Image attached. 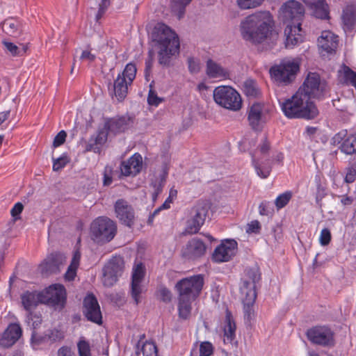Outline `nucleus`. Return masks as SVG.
<instances>
[{
  "mask_svg": "<svg viewBox=\"0 0 356 356\" xmlns=\"http://www.w3.org/2000/svg\"><path fill=\"white\" fill-rule=\"evenodd\" d=\"M274 22L269 12H258L248 15L240 24L242 38L254 44L264 42L275 43L278 33L274 30Z\"/></svg>",
  "mask_w": 356,
  "mask_h": 356,
  "instance_id": "1",
  "label": "nucleus"
},
{
  "mask_svg": "<svg viewBox=\"0 0 356 356\" xmlns=\"http://www.w3.org/2000/svg\"><path fill=\"white\" fill-rule=\"evenodd\" d=\"M303 5L296 0H289L284 3L281 8V15L284 23L287 24L284 29L286 47L291 48L302 41L301 22L305 15Z\"/></svg>",
  "mask_w": 356,
  "mask_h": 356,
  "instance_id": "2",
  "label": "nucleus"
},
{
  "mask_svg": "<svg viewBox=\"0 0 356 356\" xmlns=\"http://www.w3.org/2000/svg\"><path fill=\"white\" fill-rule=\"evenodd\" d=\"M204 285V277L202 275H193L183 278L175 284L178 292L179 316L187 319L191 312V303L200 295Z\"/></svg>",
  "mask_w": 356,
  "mask_h": 356,
  "instance_id": "3",
  "label": "nucleus"
},
{
  "mask_svg": "<svg viewBox=\"0 0 356 356\" xmlns=\"http://www.w3.org/2000/svg\"><path fill=\"white\" fill-rule=\"evenodd\" d=\"M152 39L159 48V64L168 66L172 56L178 53L179 49V40L177 35L167 25L157 24L152 33Z\"/></svg>",
  "mask_w": 356,
  "mask_h": 356,
  "instance_id": "4",
  "label": "nucleus"
},
{
  "mask_svg": "<svg viewBox=\"0 0 356 356\" xmlns=\"http://www.w3.org/2000/svg\"><path fill=\"white\" fill-rule=\"evenodd\" d=\"M281 108L285 116L290 119L312 120L318 115L314 103L298 91L291 98L285 99Z\"/></svg>",
  "mask_w": 356,
  "mask_h": 356,
  "instance_id": "5",
  "label": "nucleus"
},
{
  "mask_svg": "<svg viewBox=\"0 0 356 356\" xmlns=\"http://www.w3.org/2000/svg\"><path fill=\"white\" fill-rule=\"evenodd\" d=\"M213 97L219 106L233 111L242 107V99L239 93L231 86H220L213 90Z\"/></svg>",
  "mask_w": 356,
  "mask_h": 356,
  "instance_id": "6",
  "label": "nucleus"
},
{
  "mask_svg": "<svg viewBox=\"0 0 356 356\" xmlns=\"http://www.w3.org/2000/svg\"><path fill=\"white\" fill-rule=\"evenodd\" d=\"M91 237L97 243L111 241L116 232V226L113 220L106 217H99L90 226Z\"/></svg>",
  "mask_w": 356,
  "mask_h": 356,
  "instance_id": "7",
  "label": "nucleus"
},
{
  "mask_svg": "<svg viewBox=\"0 0 356 356\" xmlns=\"http://www.w3.org/2000/svg\"><path fill=\"white\" fill-rule=\"evenodd\" d=\"M326 83L321 80L318 74L309 73L298 92L305 96L309 101H312V99L323 98L326 92Z\"/></svg>",
  "mask_w": 356,
  "mask_h": 356,
  "instance_id": "8",
  "label": "nucleus"
},
{
  "mask_svg": "<svg viewBox=\"0 0 356 356\" xmlns=\"http://www.w3.org/2000/svg\"><path fill=\"white\" fill-rule=\"evenodd\" d=\"M299 69L300 65L298 62L284 60L279 65L271 67L270 73L277 83L287 85L295 79Z\"/></svg>",
  "mask_w": 356,
  "mask_h": 356,
  "instance_id": "9",
  "label": "nucleus"
},
{
  "mask_svg": "<svg viewBox=\"0 0 356 356\" xmlns=\"http://www.w3.org/2000/svg\"><path fill=\"white\" fill-rule=\"evenodd\" d=\"M210 208L209 202H199L191 209V217L187 221L185 229L186 234H193L199 232L205 222Z\"/></svg>",
  "mask_w": 356,
  "mask_h": 356,
  "instance_id": "10",
  "label": "nucleus"
},
{
  "mask_svg": "<svg viewBox=\"0 0 356 356\" xmlns=\"http://www.w3.org/2000/svg\"><path fill=\"white\" fill-rule=\"evenodd\" d=\"M306 335L312 343L323 347L334 346V333L327 326H315L307 331Z\"/></svg>",
  "mask_w": 356,
  "mask_h": 356,
  "instance_id": "11",
  "label": "nucleus"
},
{
  "mask_svg": "<svg viewBox=\"0 0 356 356\" xmlns=\"http://www.w3.org/2000/svg\"><path fill=\"white\" fill-rule=\"evenodd\" d=\"M124 269V260L122 257H113L104 266L103 268V284L106 287L113 286L120 276L122 275Z\"/></svg>",
  "mask_w": 356,
  "mask_h": 356,
  "instance_id": "12",
  "label": "nucleus"
},
{
  "mask_svg": "<svg viewBox=\"0 0 356 356\" xmlns=\"http://www.w3.org/2000/svg\"><path fill=\"white\" fill-rule=\"evenodd\" d=\"M42 303L51 305L61 310L66 302V291L61 284H53L41 292Z\"/></svg>",
  "mask_w": 356,
  "mask_h": 356,
  "instance_id": "13",
  "label": "nucleus"
},
{
  "mask_svg": "<svg viewBox=\"0 0 356 356\" xmlns=\"http://www.w3.org/2000/svg\"><path fill=\"white\" fill-rule=\"evenodd\" d=\"M117 218L124 225L131 228L134 225L136 213L133 207L125 200L119 199L114 204Z\"/></svg>",
  "mask_w": 356,
  "mask_h": 356,
  "instance_id": "14",
  "label": "nucleus"
},
{
  "mask_svg": "<svg viewBox=\"0 0 356 356\" xmlns=\"http://www.w3.org/2000/svg\"><path fill=\"white\" fill-rule=\"evenodd\" d=\"M134 117L129 115H117L105 120V128L110 133L118 134L124 132L132 127L134 124Z\"/></svg>",
  "mask_w": 356,
  "mask_h": 356,
  "instance_id": "15",
  "label": "nucleus"
},
{
  "mask_svg": "<svg viewBox=\"0 0 356 356\" xmlns=\"http://www.w3.org/2000/svg\"><path fill=\"white\" fill-rule=\"evenodd\" d=\"M83 314L86 318L95 323H102V316L100 307L96 297L92 294H88L83 300Z\"/></svg>",
  "mask_w": 356,
  "mask_h": 356,
  "instance_id": "16",
  "label": "nucleus"
},
{
  "mask_svg": "<svg viewBox=\"0 0 356 356\" xmlns=\"http://www.w3.org/2000/svg\"><path fill=\"white\" fill-rule=\"evenodd\" d=\"M206 250L204 243L197 237H194L183 248L181 255L186 259L195 260L204 255Z\"/></svg>",
  "mask_w": 356,
  "mask_h": 356,
  "instance_id": "17",
  "label": "nucleus"
},
{
  "mask_svg": "<svg viewBox=\"0 0 356 356\" xmlns=\"http://www.w3.org/2000/svg\"><path fill=\"white\" fill-rule=\"evenodd\" d=\"M248 118L252 129L260 131L266 121L264 106L259 103L253 104L249 109Z\"/></svg>",
  "mask_w": 356,
  "mask_h": 356,
  "instance_id": "18",
  "label": "nucleus"
},
{
  "mask_svg": "<svg viewBox=\"0 0 356 356\" xmlns=\"http://www.w3.org/2000/svg\"><path fill=\"white\" fill-rule=\"evenodd\" d=\"M237 243L234 240H228L222 243L215 250L212 259L216 262L228 261L236 254Z\"/></svg>",
  "mask_w": 356,
  "mask_h": 356,
  "instance_id": "19",
  "label": "nucleus"
},
{
  "mask_svg": "<svg viewBox=\"0 0 356 356\" xmlns=\"http://www.w3.org/2000/svg\"><path fill=\"white\" fill-rule=\"evenodd\" d=\"M145 275V268L142 263L138 264L133 269L131 281V296L136 305L140 302V295L142 292L140 283Z\"/></svg>",
  "mask_w": 356,
  "mask_h": 356,
  "instance_id": "20",
  "label": "nucleus"
},
{
  "mask_svg": "<svg viewBox=\"0 0 356 356\" xmlns=\"http://www.w3.org/2000/svg\"><path fill=\"white\" fill-rule=\"evenodd\" d=\"M143 159L139 154H134L127 161H122L120 170L124 176L136 175L142 168Z\"/></svg>",
  "mask_w": 356,
  "mask_h": 356,
  "instance_id": "21",
  "label": "nucleus"
},
{
  "mask_svg": "<svg viewBox=\"0 0 356 356\" xmlns=\"http://www.w3.org/2000/svg\"><path fill=\"white\" fill-rule=\"evenodd\" d=\"M62 264V256L58 254H51L40 264V269L42 275H49L58 273Z\"/></svg>",
  "mask_w": 356,
  "mask_h": 356,
  "instance_id": "22",
  "label": "nucleus"
},
{
  "mask_svg": "<svg viewBox=\"0 0 356 356\" xmlns=\"http://www.w3.org/2000/svg\"><path fill=\"white\" fill-rule=\"evenodd\" d=\"M22 333V328L19 324L9 325L0 339V344L6 348L13 346L20 338Z\"/></svg>",
  "mask_w": 356,
  "mask_h": 356,
  "instance_id": "23",
  "label": "nucleus"
},
{
  "mask_svg": "<svg viewBox=\"0 0 356 356\" xmlns=\"http://www.w3.org/2000/svg\"><path fill=\"white\" fill-rule=\"evenodd\" d=\"M320 49L328 54L335 51L338 46V37L330 31H323L318 39Z\"/></svg>",
  "mask_w": 356,
  "mask_h": 356,
  "instance_id": "24",
  "label": "nucleus"
},
{
  "mask_svg": "<svg viewBox=\"0 0 356 356\" xmlns=\"http://www.w3.org/2000/svg\"><path fill=\"white\" fill-rule=\"evenodd\" d=\"M236 324L232 314L228 309L226 310L224 327V342L237 346V341L235 340Z\"/></svg>",
  "mask_w": 356,
  "mask_h": 356,
  "instance_id": "25",
  "label": "nucleus"
},
{
  "mask_svg": "<svg viewBox=\"0 0 356 356\" xmlns=\"http://www.w3.org/2000/svg\"><path fill=\"white\" fill-rule=\"evenodd\" d=\"M112 88L108 89L111 90V95H114L118 102L123 101L127 95L128 87L131 83H128L127 80L123 76L118 75L117 78L114 80L113 85L110 83Z\"/></svg>",
  "mask_w": 356,
  "mask_h": 356,
  "instance_id": "26",
  "label": "nucleus"
},
{
  "mask_svg": "<svg viewBox=\"0 0 356 356\" xmlns=\"http://www.w3.org/2000/svg\"><path fill=\"white\" fill-rule=\"evenodd\" d=\"M206 74L211 79H227L229 77V70L212 59L207 61Z\"/></svg>",
  "mask_w": 356,
  "mask_h": 356,
  "instance_id": "27",
  "label": "nucleus"
},
{
  "mask_svg": "<svg viewBox=\"0 0 356 356\" xmlns=\"http://www.w3.org/2000/svg\"><path fill=\"white\" fill-rule=\"evenodd\" d=\"M108 132L109 130L105 128L104 124V127L98 131L97 136L90 138L86 146V150L99 153L100 147L98 145L102 146L106 142Z\"/></svg>",
  "mask_w": 356,
  "mask_h": 356,
  "instance_id": "28",
  "label": "nucleus"
},
{
  "mask_svg": "<svg viewBox=\"0 0 356 356\" xmlns=\"http://www.w3.org/2000/svg\"><path fill=\"white\" fill-rule=\"evenodd\" d=\"M22 303L24 309L30 312L39 303H42L41 292L26 291L21 296Z\"/></svg>",
  "mask_w": 356,
  "mask_h": 356,
  "instance_id": "29",
  "label": "nucleus"
},
{
  "mask_svg": "<svg viewBox=\"0 0 356 356\" xmlns=\"http://www.w3.org/2000/svg\"><path fill=\"white\" fill-rule=\"evenodd\" d=\"M306 3L312 11V15L316 18L325 19L328 16L327 5L325 0H307Z\"/></svg>",
  "mask_w": 356,
  "mask_h": 356,
  "instance_id": "30",
  "label": "nucleus"
},
{
  "mask_svg": "<svg viewBox=\"0 0 356 356\" xmlns=\"http://www.w3.org/2000/svg\"><path fill=\"white\" fill-rule=\"evenodd\" d=\"M256 284L254 282L248 280H243L242 284L240 286V291L243 296V300H247L249 303H254L257 298Z\"/></svg>",
  "mask_w": 356,
  "mask_h": 356,
  "instance_id": "31",
  "label": "nucleus"
},
{
  "mask_svg": "<svg viewBox=\"0 0 356 356\" xmlns=\"http://www.w3.org/2000/svg\"><path fill=\"white\" fill-rule=\"evenodd\" d=\"M342 20L344 29L352 30L356 22V10L353 7H347L343 11Z\"/></svg>",
  "mask_w": 356,
  "mask_h": 356,
  "instance_id": "32",
  "label": "nucleus"
},
{
  "mask_svg": "<svg viewBox=\"0 0 356 356\" xmlns=\"http://www.w3.org/2000/svg\"><path fill=\"white\" fill-rule=\"evenodd\" d=\"M20 24L14 19H7L2 23L3 31L11 36L18 35L20 31Z\"/></svg>",
  "mask_w": 356,
  "mask_h": 356,
  "instance_id": "33",
  "label": "nucleus"
},
{
  "mask_svg": "<svg viewBox=\"0 0 356 356\" xmlns=\"http://www.w3.org/2000/svg\"><path fill=\"white\" fill-rule=\"evenodd\" d=\"M341 152L346 154L356 153V134L348 136L340 146Z\"/></svg>",
  "mask_w": 356,
  "mask_h": 356,
  "instance_id": "34",
  "label": "nucleus"
},
{
  "mask_svg": "<svg viewBox=\"0 0 356 356\" xmlns=\"http://www.w3.org/2000/svg\"><path fill=\"white\" fill-rule=\"evenodd\" d=\"M165 181L163 175H161L159 178L152 180L150 186L153 188L152 196L154 202L156 200L158 195L162 192Z\"/></svg>",
  "mask_w": 356,
  "mask_h": 356,
  "instance_id": "35",
  "label": "nucleus"
},
{
  "mask_svg": "<svg viewBox=\"0 0 356 356\" xmlns=\"http://www.w3.org/2000/svg\"><path fill=\"white\" fill-rule=\"evenodd\" d=\"M192 0H172V9L177 13L178 18L183 17L186 6H188Z\"/></svg>",
  "mask_w": 356,
  "mask_h": 356,
  "instance_id": "36",
  "label": "nucleus"
},
{
  "mask_svg": "<svg viewBox=\"0 0 356 356\" xmlns=\"http://www.w3.org/2000/svg\"><path fill=\"white\" fill-rule=\"evenodd\" d=\"M136 71L137 69L135 64L129 63L125 66L123 72L118 75L123 76L127 80L128 83H132L136 77Z\"/></svg>",
  "mask_w": 356,
  "mask_h": 356,
  "instance_id": "37",
  "label": "nucleus"
},
{
  "mask_svg": "<svg viewBox=\"0 0 356 356\" xmlns=\"http://www.w3.org/2000/svg\"><path fill=\"white\" fill-rule=\"evenodd\" d=\"M243 92L248 97H256L259 92L256 82L252 79L246 80L243 83Z\"/></svg>",
  "mask_w": 356,
  "mask_h": 356,
  "instance_id": "38",
  "label": "nucleus"
},
{
  "mask_svg": "<svg viewBox=\"0 0 356 356\" xmlns=\"http://www.w3.org/2000/svg\"><path fill=\"white\" fill-rule=\"evenodd\" d=\"M243 301V313L244 320L248 325H251V321L254 318V312L253 309L254 303H249L247 300Z\"/></svg>",
  "mask_w": 356,
  "mask_h": 356,
  "instance_id": "39",
  "label": "nucleus"
},
{
  "mask_svg": "<svg viewBox=\"0 0 356 356\" xmlns=\"http://www.w3.org/2000/svg\"><path fill=\"white\" fill-rule=\"evenodd\" d=\"M343 70L344 82L347 84H350L356 89V72L346 65L343 66Z\"/></svg>",
  "mask_w": 356,
  "mask_h": 356,
  "instance_id": "40",
  "label": "nucleus"
},
{
  "mask_svg": "<svg viewBox=\"0 0 356 356\" xmlns=\"http://www.w3.org/2000/svg\"><path fill=\"white\" fill-rule=\"evenodd\" d=\"M292 197V193L291 191H286L282 194H280L275 201V204L277 209H280L284 207L290 201Z\"/></svg>",
  "mask_w": 356,
  "mask_h": 356,
  "instance_id": "41",
  "label": "nucleus"
},
{
  "mask_svg": "<svg viewBox=\"0 0 356 356\" xmlns=\"http://www.w3.org/2000/svg\"><path fill=\"white\" fill-rule=\"evenodd\" d=\"M142 352L144 356H158L157 347L152 341L144 343L142 346Z\"/></svg>",
  "mask_w": 356,
  "mask_h": 356,
  "instance_id": "42",
  "label": "nucleus"
},
{
  "mask_svg": "<svg viewBox=\"0 0 356 356\" xmlns=\"http://www.w3.org/2000/svg\"><path fill=\"white\" fill-rule=\"evenodd\" d=\"M77 348L79 356H91L90 344L83 337L78 342Z\"/></svg>",
  "mask_w": 356,
  "mask_h": 356,
  "instance_id": "43",
  "label": "nucleus"
},
{
  "mask_svg": "<svg viewBox=\"0 0 356 356\" xmlns=\"http://www.w3.org/2000/svg\"><path fill=\"white\" fill-rule=\"evenodd\" d=\"M149 90L147 96V102L150 106H157L163 102V99L158 97L156 92L152 88V83L149 85Z\"/></svg>",
  "mask_w": 356,
  "mask_h": 356,
  "instance_id": "44",
  "label": "nucleus"
},
{
  "mask_svg": "<svg viewBox=\"0 0 356 356\" xmlns=\"http://www.w3.org/2000/svg\"><path fill=\"white\" fill-rule=\"evenodd\" d=\"M264 1V0H237V3L242 9H250L260 6Z\"/></svg>",
  "mask_w": 356,
  "mask_h": 356,
  "instance_id": "45",
  "label": "nucleus"
},
{
  "mask_svg": "<svg viewBox=\"0 0 356 356\" xmlns=\"http://www.w3.org/2000/svg\"><path fill=\"white\" fill-rule=\"evenodd\" d=\"M213 346L209 341H203L200 345V356H211L213 353Z\"/></svg>",
  "mask_w": 356,
  "mask_h": 356,
  "instance_id": "46",
  "label": "nucleus"
},
{
  "mask_svg": "<svg viewBox=\"0 0 356 356\" xmlns=\"http://www.w3.org/2000/svg\"><path fill=\"white\" fill-rule=\"evenodd\" d=\"M69 162V159L66 155H63L58 159L53 158V170L59 171L63 168Z\"/></svg>",
  "mask_w": 356,
  "mask_h": 356,
  "instance_id": "47",
  "label": "nucleus"
},
{
  "mask_svg": "<svg viewBox=\"0 0 356 356\" xmlns=\"http://www.w3.org/2000/svg\"><path fill=\"white\" fill-rule=\"evenodd\" d=\"M26 322L29 325L31 324L33 329H35L42 323L41 316L38 314H33L31 312H28Z\"/></svg>",
  "mask_w": 356,
  "mask_h": 356,
  "instance_id": "48",
  "label": "nucleus"
},
{
  "mask_svg": "<svg viewBox=\"0 0 356 356\" xmlns=\"http://www.w3.org/2000/svg\"><path fill=\"white\" fill-rule=\"evenodd\" d=\"M246 276L247 278L245 280H248L250 282H254V284H255L261 279L260 273L257 268H250L246 270Z\"/></svg>",
  "mask_w": 356,
  "mask_h": 356,
  "instance_id": "49",
  "label": "nucleus"
},
{
  "mask_svg": "<svg viewBox=\"0 0 356 356\" xmlns=\"http://www.w3.org/2000/svg\"><path fill=\"white\" fill-rule=\"evenodd\" d=\"M259 214L261 216H269L273 214V209L270 207L269 202L264 201L259 207Z\"/></svg>",
  "mask_w": 356,
  "mask_h": 356,
  "instance_id": "50",
  "label": "nucleus"
},
{
  "mask_svg": "<svg viewBox=\"0 0 356 356\" xmlns=\"http://www.w3.org/2000/svg\"><path fill=\"white\" fill-rule=\"evenodd\" d=\"M110 6V0H102L99 5V10L95 16L96 21L98 22L104 15L106 10Z\"/></svg>",
  "mask_w": 356,
  "mask_h": 356,
  "instance_id": "51",
  "label": "nucleus"
},
{
  "mask_svg": "<svg viewBox=\"0 0 356 356\" xmlns=\"http://www.w3.org/2000/svg\"><path fill=\"white\" fill-rule=\"evenodd\" d=\"M253 162L254 163V168L256 169L257 175L262 177V178H266L269 175L270 172V167H262L259 163H255V161L253 159Z\"/></svg>",
  "mask_w": 356,
  "mask_h": 356,
  "instance_id": "52",
  "label": "nucleus"
},
{
  "mask_svg": "<svg viewBox=\"0 0 356 356\" xmlns=\"http://www.w3.org/2000/svg\"><path fill=\"white\" fill-rule=\"evenodd\" d=\"M188 70L193 74H196L200 70V63L198 60L193 58H188Z\"/></svg>",
  "mask_w": 356,
  "mask_h": 356,
  "instance_id": "53",
  "label": "nucleus"
},
{
  "mask_svg": "<svg viewBox=\"0 0 356 356\" xmlns=\"http://www.w3.org/2000/svg\"><path fill=\"white\" fill-rule=\"evenodd\" d=\"M158 293H159V298L161 300H162L163 302H170V300L172 299V293L170 291V290H168L167 288H165V287L161 288L159 290Z\"/></svg>",
  "mask_w": 356,
  "mask_h": 356,
  "instance_id": "54",
  "label": "nucleus"
},
{
  "mask_svg": "<svg viewBox=\"0 0 356 356\" xmlns=\"http://www.w3.org/2000/svg\"><path fill=\"white\" fill-rule=\"evenodd\" d=\"M67 137V134L65 131L62 130L55 136L53 141V147H58L63 145Z\"/></svg>",
  "mask_w": 356,
  "mask_h": 356,
  "instance_id": "55",
  "label": "nucleus"
},
{
  "mask_svg": "<svg viewBox=\"0 0 356 356\" xmlns=\"http://www.w3.org/2000/svg\"><path fill=\"white\" fill-rule=\"evenodd\" d=\"M331 241V233L327 228L322 229L320 235V243L322 245H327Z\"/></svg>",
  "mask_w": 356,
  "mask_h": 356,
  "instance_id": "56",
  "label": "nucleus"
},
{
  "mask_svg": "<svg viewBox=\"0 0 356 356\" xmlns=\"http://www.w3.org/2000/svg\"><path fill=\"white\" fill-rule=\"evenodd\" d=\"M153 64V52L152 51H149V57L145 60V76L146 80L148 81V76L150 75V72L152 70Z\"/></svg>",
  "mask_w": 356,
  "mask_h": 356,
  "instance_id": "57",
  "label": "nucleus"
},
{
  "mask_svg": "<svg viewBox=\"0 0 356 356\" xmlns=\"http://www.w3.org/2000/svg\"><path fill=\"white\" fill-rule=\"evenodd\" d=\"M3 45L6 48V49L13 55V56H20V51L17 45L14 43L7 41L3 42Z\"/></svg>",
  "mask_w": 356,
  "mask_h": 356,
  "instance_id": "58",
  "label": "nucleus"
},
{
  "mask_svg": "<svg viewBox=\"0 0 356 356\" xmlns=\"http://www.w3.org/2000/svg\"><path fill=\"white\" fill-rule=\"evenodd\" d=\"M24 206L21 202L16 203L10 211L11 216L17 220L19 218V216L22 212Z\"/></svg>",
  "mask_w": 356,
  "mask_h": 356,
  "instance_id": "59",
  "label": "nucleus"
},
{
  "mask_svg": "<svg viewBox=\"0 0 356 356\" xmlns=\"http://www.w3.org/2000/svg\"><path fill=\"white\" fill-rule=\"evenodd\" d=\"M58 356H76L70 347L62 346L57 351Z\"/></svg>",
  "mask_w": 356,
  "mask_h": 356,
  "instance_id": "60",
  "label": "nucleus"
},
{
  "mask_svg": "<svg viewBox=\"0 0 356 356\" xmlns=\"http://www.w3.org/2000/svg\"><path fill=\"white\" fill-rule=\"evenodd\" d=\"M261 229V225L258 220L251 221L250 223L248 224V227L247 229V232L250 233H259Z\"/></svg>",
  "mask_w": 356,
  "mask_h": 356,
  "instance_id": "61",
  "label": "nucleus"
},
{
  "mask_svg": "<svg viewBox=\"0 0 356 356\" xmlns=\"http://www.w3.org/2000/svg\"><path fill=\"white\" fill-rule=\"evenodd\" d=\"M111 168L106 166L104 173L103 184L104 186H109L112 183V177L111 175Z\"/></svg>",
  "mask_w": 356,
  "mask_h": 356,
  "instance_id": "62",
  "label": "nucleus"
},
{
  "mask_svg": "<svg viewBox=\"0 0 356 356\" xmlns=\"http://www.w3.org/2000/svg\"><path fill=\"white\" fill-rule=\"evenodd\" d=\"M78 267H72V266L70 265L65 275V277L66 280L70 281L74 280L76 276V270Z\"/></svg>",
  "mask_w": 356,
  "mask_h": 356,
  "instance_id": "63",
  "label": "nucleus"
},
{
  "mask_svg": "<svg viewBox=\"0 0 356 356\" xmlns=\"http://www.w3.org/2000/svg\"><path fill=\"white\" fill-rule=\"evenodd\" d=\"M80 259H81V252L79 250H76L74 252L73 257H72L70 265L72 266V267H78L79 265Z\"/></svg>",
  "mask_w": 356,
  "mask_h": 356,
  "instance_id": "64",
  "label": "nucleus"
}]
</instances>
